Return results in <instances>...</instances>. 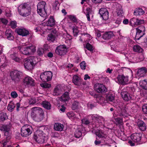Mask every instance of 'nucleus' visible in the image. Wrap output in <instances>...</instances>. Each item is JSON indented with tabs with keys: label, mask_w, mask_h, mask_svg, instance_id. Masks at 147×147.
I'll return each mask as SVG.
<instances>
[{
	"label": "nucleus",
	"mask_w": 147,
	"mask_h": 147,
	"mask_svg": "<svg viewBox=\"0 0 147 147\" xmlns=\"http://www.w3.org/2000/svg\"><path fill=\"white\" fill-rule=\"evenodd\" d=\"M26 43H22L18 47V49L22 54L25 55H30L36 51L35 47L32 45L27 46Z\"/></svg>",
	"instance_id": "f257e3e1"
},
{
	"label": "nucleus",
	"mask_w": 147,
	"mask_h": 147,
	"mask_svg": "<svg viewBox=\"0 0 147 147\" xmlns=\"http://www.w3.org/2000/svg\"><path fill=\"white\" fill-rule=\"evenodd\" d=\"M19 14L21 16L26 17L31 13V8L30 4L24 3L20 5L18 7Z\"/></svg>",
	"instance_id": "f03ea898"
},
{
	"label": "nucleus",
	"mask_w": 147,
	"mask_h": 147,
	"mask_svg": "<svg viewBox=\"0 0 147 147\" xmlns=\"http://www.w3.org/2000/svg\"><path fill=\"white\" fill-rule=\"evenodd\" d=\"M11 127L9 125H3L0 127V130L4 132L5 138L10 140L11 138Z\"/></svg>",
	"instance_id": "7ed1b4c3"
},
{
	"label": "nucleus",
	"mask_w": 147,
	"mask_h": 147,
	"mask_svg": "<svg viewBox=\"0 0 147 147\" xmlns=\"http://www.w3.org/2000/svg\"><path fill=\"white\" fill-rule=\"evenodd\" d=\"M46 3L44 1L40 2L37 5V12L42 17H44L46 14Z\"/></svg>",
	"instance_id": "20e7f679"
},
{
	"label": "nucleus",
	"mask_w": 147,
	"mask_h": 147,
	"mask_svg": "<svg viewBox=\"0 0 147 147\" xmlns=\"http://www.w3.org/2000/svg\"><path fill=\"white\" fill-rule=\"evenodd\" d=\"M36 62L33 57L25 59L24 60V65L25 68L28 69H30L33 68L35 66Z\"/></svg>",
	"instance_id": "39448f33"
},
{
	"label": "nucleus",
	"mask_w": 147,
	"mask_h": 147,
	"mask_svg": "<svg viewBox=\"0 0 147 147\" xmlns=\"http://www.w3.org/2000/svg\"><path fill=\"white\" fill-rule=\"evenodd\" d=\"M115 81L118 83L123 85L128 84L129 82V76L123 74L118 75Z\"/></svg>",
	"instance_id": "423d86ee"
},
{
	"label": "nucleus",
	"mask_w": 147,
	"mask_h": 147,
	"mask_svg": "<svg viewBox=\"0 0 147 147\" xmlns=\"http://www.w3.org/2000/svg\"><path fill=\"white\" fill-rule=\"evenodd\" d=\"M55 24V21L54 18L52 16H51L49 20L45 23H43L40 24V26L42 27L43 30L49 29L47 27H52Z\"/></svg>",
	"instance_id": "0eeeda50"
},
{
	"label": "nucleus",
	"mask_w": 147,
	"mask_h": 147,
	"mask_svg": "<svg viewBox=\"0 0 147 147\" xmlns=\"http://www.w3.org/2000/svg\"><path fill=\"white\" fill-rule=\"evenodd\" d=\"M52 76V73L51 72L47 71L41 74L40 78L42 81L47 82L51 81Z\"/></svg>",
	"instance_id": "6e6552de"
},
{
	"label": "nucleus",
	"mask_w": 147,
	"mask_h": 147,
	"mask_svg": "<svg viewBox=\"0 0 147 147\" xmlns=\"http://www.w3.org/2000/svg\"><path fill=\"white\" fill-rule=\"evenodd\" d=\"M42 132L40 131H37L34 134V138L35 141L39 143H43L45 141V136L42 134Z\"/></svg>",
	"instance_id": "1a4fd4ad"
},
{
	"label": "nucleus",
	"mask_w": 147,
	"mask_h": 147,
	"mask_svg": "<svg viewBox=\"0 0 147 147\" xmlns=\"http://www.w3.org/2000/svg\"><path fill=\"white\" fill-rule=\"evenodd\" d=\"M72 82L75 85L79 87H81L82 86L86 85V83L84 82L82 79L76 75L73 76Z\"/></svg>",
	"instance_id": "9d476101"
},
{
	"label": "nucleus",
	"mask_w": 147,
	"mask_h": 147,
	"mask_svg": "<svg viewBox=\"0 0 147 147\" xmlns=\"http://www.w3.org/2000/svg\"><path fill=\"white\" fill-rule=\"evenodd\" d=\"M31 127L28 125H25L21 129V134L23 137H26L30 135L32 132Z\"/></svg>",
	"instance_id": "9b49d317"
},
{
	"label": "nucleus",
	"mask_w": 147,
	"mask_h": 147,
	"mask_svg": "<svg viewBox=\"0 0 147 147\" xmlns=\"http://www.w3.org/2000/svg\"><path fill=\"white\" fill-rule=\"evenodd\" d=\"M67 52V49L64 45H61L58 46L56 49L55 52L57 54L60 55H65Z\"/></svg>",
	"instance_id": "f8f14e48"
},
{
	"label": "nucleus",
	"mask_w": 147,
	"mask_h": 147,
	"mask_svg": "<svg viewBox=\"0 0 147 147\" xmlns=\"http://www.w3.org/2000/svg\"><path fill=\"white\" fill-rule=\"evenodd\" d=\"M21 73L17 70L12 71L10 74V76L12 80L15 81H18L20 78Z\"/></svg>",
	"instance_id": "ddd939ff"
},
{
	"label": "nucleus",
	"mask_w": 147,
	"mask_h": 147,
	"mask_svg": "<svg viewBox=\"0 0 147 147\" xmlns=\"http://www.w3.org/2000/svg\"><path fill=\"white\" fill-rule=\"evenodd\" d=\"M95 91L96 92H106L107 88L103 84L96 83L94 86Z\"/></svg>",
	"instance_id": "4468645a"
},
{
	"label": "nucleus",
	"mask_w": 147,
	"mask_h": 147,
	"mask_svg": "<svg viewBox=\"0 0 147 147\" xmlns=\"http://www.w3.org/2000/svg\"><path fill=\"white\" fill-rule=\"evenodd\" d=\"M99 13L102 19L106 20L109 18V12L107 9L104 8H101L99 11Z\"/></svg>",
	"instance_id": "2eb2a0df"
},
{
	"label": "nucleus",
	"mask_w": 147,
	"mask_h": 147,
	"mask_svg": "<svg viewBox=\"0 0 147 147\" xmlns=\"http://www.w3.org/2000/svg\"><path fill=\"white\" fill-rule=\"evenodd\" d=\"M147 69L145 67H143L137 70L136 76L139 77H144L146 74Z\"/></svg>",
	"instance_id": "dca6fc26"
},
{
	"label": "nucleus",
	"mask_w": 147,
	"mask_h": 147,
	"mask_svg": "<svg viewBox=\"0 0 147 147\" xmlns=\"http://www.w3.org/2000/svg\"><path fill=\"white\" fill-rule=\"evenodd\" d=\"M12 51H13V53L10 55V57L12 59L17 62H20L21 59L17 56V53L18 52V49L16 48H14L12 49Z\"/></svg>",
	"instance_id": "f3484780"
},
{
	"label": "nucleus",
	"mask_w": 147,
	"mask_h": 147,
	"mask_svg": "<svg viewBox=\"0 0 147 147\" xmlns=\"http://www.w3.org/2000/svg\"><path fill=\"white\" fill-rule=\"evenodd\" d=\"M144 21L143 19L133 18L130 21V23L131 26L143 24Z\"/></svg>",
	"instance_id": "a211bd4d"
},
{
	"label": "nucleus",
	"mask_w": 147,
	"mask_h": 147,
	"mask_svg": "<svg viewBox=\"0 0 147 147\" xmlns=\"http://www.w3.org/2000/svg\"><path fill=\"white\" fill-rule=\"evenodd\" d=\"M99 92H90V94L94 97L96 98V100L99 102L102 103L104 102V98L100 94H98Z\"/></svg>",
	"instance_id": "6ab92c4d"
},
{
	"label": "nucleus",
	"mask_w": 147,
	"mask_h": 147,
	"mask_svg": "<svg viewBox=\"0 0 147 147\" xmlns=\"http://www.w3.org/2000/svg\"><path fill=\"white\" fill-rule=\"evenodd\" d=\"M16 31L19 35L22 36H26L29 34V31L24 28L17 29Z\"/></svg>",
	"instance_id": "aec40b11"
},
{
	"label": "nucleus",
	"mask_w": 147,
	"mask_h": 147,
	"mask_svg": "<svg viewBox=\"0 0 147 147\" xmlns=\"http://www.w3.org/2000/svg\"><path fill=\"white\" fill-rule=\"evenodd\" d=\"M92 117L93 120L97 122L100 125L104 121V119L103 117L97 115H93Z\"/></svg>",
	"instance_id": "412c9836"
},
{
	"label": "nucleus",
	"mask_w": 147,
	"mask_h": 147,
	"mask_svg": "<svg viewBox=\"0 0 147 147\" xmlns=\"http://www.w3.org/2000/svg\"><path fill=\"white\" fill-rule=\"evenodd\" d=\"M142 135L140 134H132L131 137V140L135 142H138L140 141Z\"/></svg>",
	"instance_id": "4be33fe9"
},
{
	"label": "nucleus",
	"mask_w": 147,
	"mask_h": 147,
	"mask_svg": "<svg viewBox=\"0 0 147 147\" xmlns=\"http://www.w3.org/2000/svg\"><path fill=\"white\" fill-rule=\"evenodd\" d=\"M24 83L28 85L34 86V80L29 77H26L24 80Z\"/></svg>",
	"instance_id": "5701e85b"
},
{
	"label": "nucleus",
	"mask_w": 147,
	"mask_h": 147,
	"mask_svg": "<svg viewBox=\"0 0 147 147\" xmlns=\"http://www.w3.org/2000/svg\"><path fill=\"white\" fill-rule=\"evenodd\" d=\"M116 10L117 16H119V18H123L124 14L121 6L118 5Z\"/></svg>",
	"instance_id": "b1692460"
},
{
	"label": "nucleus",
	"mask_w": 147,
	"mask_h": 147,
	"mask_svg": "<svg viewBox=\"0 0 147 147\" xmlns=\"http://www.w3.org/2000/svg\"><path fill=\"white\" fill-rule=\"evenodd\" d=\"M13 34V32L10 30H7L5 32V35L9 40H11L14 39V37Z\"/></svg>",
	"instance_id": "393cba45"
},
{
	"label": "nucleus",
	"mask_w": 147,
	"mask_h": 147,
	"mask_svg": "<svg viewBox=\"0 0 147 147\" xmlns=\"http://www.w3.org/2000/svg\"><path fill=\"white\" fill-rule=\"evenodd\" d=\"M54 128L56 131H62L64 126L63 124L59 123H56L54 124Z\"/></svg>",
	"instance_id": "a878e982"
},
{
	"label": "nucleus",
	"mask_w": 147,
	"mask_h": 147,
	"mask_svg": "<svg viewBox=\"0 0 147 147\" xmlns=\"http://www.w3.org/2000/svg\"><path fill=\"white\" fill-rule=\"evenodd\" d=\"M114 34L112 32H108L105 33L102 36L103 38L106 40H108L113 36Z\"/></svg>",
	"instance_id": "bb28decb"
},
{
	"label": "nucleus",
	"mask_w": 147,
	"mask_h": 147,
	"mask_svg": "<svg viewBox=\"0 0 147 147\" xmlns=\"http://www.w3.org/2000/svg\"><path fill=\"white\" fill-rule=\"evenodd\" d=\"M138 125L140 129L142 131H145L146 129L145 123L142 121H139L138 122Z\"/></svg>",
	"instance_id": "cd10ccee"
},
{
	"label": "nucleus",
	"mask_w": 147,
	"mask_h": 147,
	"mask_svg": "<svg viewBox=\"0 0 147 147\" xmlns=\"http://www.w3.org/2000/svg\"><path fill=\"white\" fill-rule=\"evenodd\" d=\"M144 11L142 9L138 8L135 9L134 14L136 16H140L144 14Z\"/></svg>",
	"instance_id": "c85d7f7f"
},
{
	"label": "nucleus",
	"mask_w": 147,
	"mask_h": 147,
	"mask_svg": "<svg viewBox=\"0 0 147 147\" xmlns=\"http://www.w3.org/2000/svg\"><path fill=\"white\" fill-rule=\"evenodd\" d=\"M64 86L63 84L57 85L54 88V92L63 91L64 88Z\"/></svg>",
	"instance_id": "c756f323"
},
{
	"label": "nucleus",
	"mask_w": 147,
	"mask_h": 147,
	"mask_svg": "<svg viewBox=\"0 0 147 147\" xmlns=\"http://www.w3.org/2000/svg\"><path fill=\"white\" fill-rule=\"evenodd\" d=\"M86 16L88 20L90 21V17H93V12L92 9L88 7L86 9Z\"/></svg>",
	"instance_id": "7c9ffc66"
},
{
	"label": "nucleus",
	"mask_w": 147,
	"mask_h": 147,
	"mask_svg": "<svg viewBox=\"0 0 147 147\" xmlns=\"http://www.w3.org/2000/svg\"><path fill=\"white\" fill-rule=\"evenodd\" d=\"M140 86L142 89L147 90V80H143L141 81L139 83Z\"/></svg>",
	"instance_id": "2f4dec72"
},
{
	"label": "nucleus",
	"mask_w": 147,
	"mask_h": 147,
	"mask_svg": "<svg viewBox=\"0 0 147 147\" xmlns=\"http://www.w3.org/2000/svg\"><path fill=\"white\" fill-rule=\"evenodd\" d=\"M121 96L125 100L128 101L130 99L131 97L128 92H121Z\"/></svg>",
	"instance_id": "473e14b6"
},
{
	"label": "nucleus",
	"mask_w": 147,
	"mask_h": 147,
	"mask_svg": "<svg viewBox=\"0 0 147 147\" xmlns=\"http://www.w3.org/2000/svg\"><path fill=\"white\" fill-rule=\"evenodd\" d=\"M43 116L41 112L36 114V115L34 118L35 120L37 122L41 121L43 119Z\"/></svg>",
	"instance_id": "72a5a7b5"
},
{
	"label": "nucleus",
	"mask_w": 147,
	"mask_h": 147,
	"mask_svg": "<svg viewBox=\"0 0 147 147\" xmlns=\"http://www.w3.org/2000/svg\"><path fill=\"white\" fill-rule=\"evenodd\" d=\"M133 50L134 52L139 53H142L143 51V49L138 45H134L133 47Z\"/></svg>",
	"instance_id": "f704fd0d"
},
{
	"label": "nucleus",
	"mask_w": 147,
	"mask_h": 147,
	"mask_svg": "<svg viewBox=\"0 0 147 147\" xmlns=\"http://www.w3.org/2000/svg\"><path fill=\"white\" fill-rule=\"evenodd\" d=\"M42 105L43 107L47 109H51V105L48 102L43 101L42 102Z\"/></svg>",
	"instance_id": "c9c22d12"
},
{
	"label": "nucleus",
	"mask_w": 147,
	"mask_h": 147,
	"mask_svg": "<svg viewBox=\"0 0 147 147\" xmlns=\"http://www.w3.org/2000/svg\"><path fill=\"white\" fill-rule=\"evenodd\" d=\"M32 113H40L42 112V109L39 107H35L32 109Z\"/></svg>",
	"instance_id": "e433bc0d"
},
{
	"label": "nucleus",
	"mask_w": 147,
	"mask_h": 147,
	"mask_svg": "<svg viewBox=\"0 0 147 147\" xmlns=\"http://www.w3.org/2000/svg\"><path fill=\"white\" fill-rule=\"evenodd\" d=\"M15 106L16 105L13 102H11L8 105L7 109L9 111L12 112L14 110Z\"/></svg>",
	"instance_id": "4c0bfd02"
},
{
	"label": "nucleus",
	"mask_w": 147,
	"mask_h": 147,
	"mask_svg": "<svg viewBox=\"0 0 147 147\" xmlns=\"http://www.w3.org/2000/svg\"><path fill=\"white\" fill-rule=\"evenodd\" d=\"M106 99L108 101L112 102L114 100V96L110 93H108L106 95Z\"/></svg>",
	"instance_id": "58836bf2"
},
{
	"label": "nucleus",
	"mask_w": 147,
	"mask_h": 147,
	"mask_svg": "<svg viewBox=\"0 0 147 147\" xmlns=\"http://www.w3.org/2000/svg\"><path fill=\"white\" fill-rule=\"evenodd\" d=\"M119 116L121 117H125L127 116V114L126 110L124 109H122L119 113Z\"/></svg>",
	"instance_id": "ea45409f"
},
{
	"label": "nucleus",
	"mask_w": 147,
	"mask_h": 147,
	"mask_svg": "<svg viewBox=\"0 0 147 147\" xmlns=\"http://www.w3.org/2000/svg\"><path fill=\"white\" fill-rule=\"evenodd\" d=\"M61 98L62 100L64 101L68 100L69 98L68 92H64V94L61 96Z\"/></svg>",
	"instance_id": "a19ab883"
},
{
	"label": "nucleus",
	"mask_w": 147,
	"mask_h": 147,
	"mask_svg": "<svg viewBox=\"0 0 147 147\" xmlns=\"http://www.w3.org/2000/svg\"><path fill=\"white\" fill-rule=\"evenodd\" d=\"M137 31L141 33H142L143 34H144V32L145 31V28L144 26H140L138 27V28H136Z\"/></svg>",
	"instance_id": "79ce46f5"
},
{
	"label": "nucleus",
	"mask_w": 147,
	"mask_h": 147,
	"mask_svg": "<svg viewBox=\"0 0 147 147\" xmlns=\"http://www.w3.org/2000/svg\"><path fill=\"white\" fill-rule=\"evenodd\" d=\"M55 36L52 34H50L48 35L47 39L48 41H51L52 42H54L55 40Z\"/></svg>",
	"instance_id": "37998d69"
},
{
	"label": "nucleus",
	"mask_w": 147,
	"mask_h": 147,
	"mask_svg": "<svg viewBox=\"0 0 147 147\" xmlns=\"http://www.w3.org/2000/svg\"><path fill=\"white\" fill-rule=\"evenodd\" d=\"M67 115L70 119H74L76 117L75 114L71 112H68L67 114Z\"/></svg>",
	"instance_id": "c03bdc74"
},
{
	"label": "nucleus",
	"mask_w": 147,
	"mask_h": 147,
	"mask_svg": "<svg viewBox=\"0 0 147 147\" xmlns=\"http://www.w3.org/2000/svg\"><path fill=\"white\" fill-rule=\"evenodd\" d=\"M45 51V50L44 49L42 48H39L37 50V53L39 56H42L44 54Z\"/></svg>",
	"instance_id": "a18cd8bd"
},
{
	"label": "nucleus",
	"mask_w": 147,
	"mask_h": 147,
	"mask_svg": "<svg viewBox=\"0 0 147 147\" xmlns=\"http://www.w3.org/2000/svg\"><path fill=\"white\" fill-rule=\"evenodd\" d=\"M78 102L76 101H74L72 104L71 108L73 110H75L78 108Z\"/></svg>",
	"instance_id": "49530a36"
},
{
	"label": "nucleus",
	"mask_w": 147,
	"mask_h": 147,
	"mask_svg": "<svg viewBox=\"0 0 147 147\" xmlns=\"http://www.w3.org/2000/svg\"><path fill=\"white\" fill-rule=\"evenodd\" d=\"M144 35V34L142 33H141L136 31V35L135 37V40H139Z\"/></svg>",
	"instance_id": "de8ad7c7"
},
{
	"label": "nucleus",
	"mask_w": 147,
	"mask_h": 147,
	"mask_svg": "<svg viewBox=\"0 0 147 147\" xmlns=\"http://www.w3.org/2000/svg\"><path fill=\"white\" fill-rule=\"evenodd\" d=\"M67 16L71 20L74 22H76L77 21V19L75 16L69 15Z\"/></svg>",
	"instance_id": "09e8293b"
},
{
	"label": "nucleus",
	"mask_w": 147,
	"mask_h": 147,
	"mask_svg": "<svg viewBox=\"0 0 147 147\" xmlns=\"http://www.w3.org/2000/svg\"><path fill=\"white\" fill-rule=\"evenodd\" d=\"M75 136L77 138H80L82 135V133L80 131L76 130L75 133Z\"/></svg>",
	"instance_id": "8fccbe9b"
},
{
	"label": "nucleus",
	"mask_w": 147,
	"mask_h": 147,
	"mask_svg": "<svg viewBox=\"0 0 147 147\" xmlns=\"http://www.w3.org/2000/svg\"><path fill=\"white\" fill-rule=\"evenodd\" d=\"M86 47L88 50L90 51H92L93 50V46L88 43H87L86 45Z\"/></svg>",
	"instance_id": "3c124183"
},
{
	"label": "nucleus",
	"mask_w": 147,
	"mask_h": 147,
	"mask_svg": "<svg viewBox=\"0 0 147 147\" xmlns=\"http://www.w3.org/2000/svg\"><path fill=\"white\" fill-rule=\"evenodd\" d=\"M73 31L74 35L75 36H76L78 35L79 32V30L77 27H75L73 28Z\"/></svg>",
	"instance_id": "603ef678"
},
{
	"label": "nucleus",
	"mask_w": 147,
	"mask_h": 147,
	"mask_svg": "<svg viewBox=\"0 0 147 147\" xmlns=\"http://www.w3.org/2000/svg\"><path fill=\"white\" fill-rule=\"evenodd\" d=\"M7 118L6 113L1 114H0V120L3 121L5 120Z\"/></svg>",
	"instance_id": "864d4df0"
},
{
	"label": "nucleus",
	"mask_w": 147,
	"mask_h": 147,
	"mask_svg": "<svg viewBox=\"0 0 147 147\" xmlns=\"http://www.w3.org/2000/svg\"><path fill=\"white\" fill-rule=\"evenodd\" d=\"M96 135L100 138H102L105 137L104 134L102 133H101L100 131H98V132L96 131Z\"/></svg>",
	"instance_id": "5fc2aeb1"
},
{
	"label": "nucleus",
	"mask_w": 147,
	"mask_h": 147,
	"mask_svg": "<svg viewBox=\"0 0 147 147\" xmlns=\"http://www.w3.org/2000/svg\"><path fill=\"white\" fill-rule=\"evenodd\" d=\"M40 85L42 87L45 88H49L51 86L50 84L47 83H42Z\"/></svg>",
	"instance_id": "6e6d98bb"
},
{
	"label": "nucleus",
	"mask_w": 147,
	"mask_h": 147,
	"mask_svg": "<svg viewBox=\"0 0 147 147\" xmlns=\"http://www.w3.org/2000/svg\"><path fill=\"white\" fill-rule=\"evenodd\" d=\"M115 120L118 124L122 125L123 123L122 119L121 118H117L115 119Z\"/></svg>",
	"instance_id": "4d7b16f0"
},
{
	"label": "nucleus",
	"mask_w": 147,
	"mask_h": 147,
	"mask_svg": "<svg viewBox=\"0 0 147 147\" xmlns=\"http://www.w3.org/2000/svg\"><path fill=\"white\" fill-rule=\"evenodd\" d=\"M36 102V99L34 98H31L29 99V103L30 104H33Z\"/></svg>",
	"instance_id": "13d9d810"
},
{
	"label": "nucleus",
	"mask_w": 147,
	"mask_h": 147,
	"mask_svg": "<svg viewBox=\"0 0 147 147\" xmlns=\"http://www.w3.org/2000/svg\"><path fill=\"white\" fill-rule=\"evenodd\" d=\"M143 112L145 114H147V104L143 105L142 107Z\"/></svg>",
	"instance_id": "bf43d9fd"
},
{
	"label": "nucleus",
	"mask_w": 147,
	"mask_h": 147,
	"mask_svg": "<svg viewBox=\"0 0 147 147\" xmlns=\"http://www.w3.org/2000/svg\"><path fill=\"white\" fill-rule=\"evenodd\" d=\"M81 68L82 69H85L86 68V63L84 61H82L80 64Z\"/></svg>",
	"instance_id": "052dcab7"
},
{
	"label": "nucleus",
	"mask_w": 147,
	"mask_h": 147,
	"mask_svg": "<svg viewBox=\"0 0 147 147\" xmlns=\"http://www.w3.org/2000/svg\"><path fill=\"white\" fill-rule=\"evenodd\" d=\"M16 21H12L10 22V24L12 28H15L16 26Z\"/></svg>",
	"instance_id": "680f3d73"
},
{
	"label": "nucleus",
	"mask_w": 147,
	"mask_h": 147,
	"mask_svg": "<svg viewBox=\"0 0 147 147\" xmlns=\"http://www.w3.org/2000/svg\"><path fill=\"white\" fill-rule=\"evenodd\" d=\"M87 107L89 109H92L94 107V105L91 102H88L87 104Z\"/></svg>",
	"instance_id": "e2e57ef3"
},
{
	"label": "nucleus",
	"mask_w": 147,
	"mask_h": 147,
	"mask_svg": "<svg viewBox=\"0 0 147 147\" xmlns=\"http://www.w3.org/2000/svg\"><path fill=\"white\" fill-rule=\"evenodd\" d=\"M59 3L58 2V1H56L53 3V6L54 7H56V9H58L59 8L58 7V5H59Z\"/></svg>",
	"instance_id": "0e129e2a"
},
{
	"label": "nucleus",
	"mask_w": 147,
	"mask_h": 147,
	"mask_svg": "<svg viewBox=\"0 0 147 147\" xmlns=\"http://www.w3.org/2000/svg\"><path fill=\"white\" fill-rule=\"evenodd\" d=\"M122 18H118L117 20L115 22V23L119 25L121 23V21L122 20Z\"/></svg>",
	"instance_id": "69168bd1"
},
{
	"label": "nucleus",
	"mask_w": 147,
	"mask_h": 147,
	"mask_svg": "<svg viewBox=\"0 0 147 147\" xmlns=\"http://www.w3.org/2000/svg\"><path fill=\"white\" fill-rule=\"evenodd\" d=\"M11 96L13 98H16L18 96V94L16 92H11Z\"/></svg>",
	"instance_id": "338daca9"
},
{
	"label": "nucleus",
	"mask_w": 147,
	"mask_h": 147,
	"mask_svg": "<svg viewBox=\"0 0 147 147\" xmlns=\"http://www.w3.org/2000/svg\"><path fill=\"white\" fill-rule=\"evenodd\" d=\"M138 107H139L138 105L136 104H134L133 107L132 109V110H134L136 111Z\"/></svg>",
	"instance_id": "774afa93"
}]
</instances>
